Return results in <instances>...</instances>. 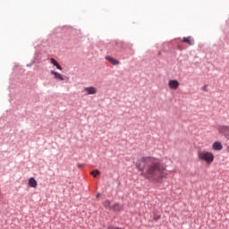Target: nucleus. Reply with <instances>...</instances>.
Returning <instances> with one entry per match:
<instances>
[{"label":"nucleus","instance_id":"nucleus-1","mask_svg":"<svg viewBox=\"0 0 229 229\" xmlns=\"http://www.w3.org/2000/svg\"><path fill=\"white\" fill-rule=\"evenodd\" d=\"M137 169L141 172L140 175L152 180L153 182H160L164 178L165 165L157 157H145L136 164Z\"/></svg>","mask_w":229,"mask_h":229},{"label":"nucleus","instance_id":"nucleus-2","mask_svg":"<svg viewBox=\"0 0 229 229\" xmlns=\"http://www.w3.org/2000/svg\"><path fill=\"white\" fill-rule=\"evenodd\" d=\"M198 158L200 162H206L208 165H210L212 162H214V153L207 151V150H199L198 151Z\"/></svg>","mask_w":229,"mask_h":229},{"label":"nucleus","instance_id":"nucleus-3","mask_svg":"<svg viewBox=\"0 0 229 229\" xmlns=\"http://www.w3.org/2000/svg\"><path fill=\"white\" fill-rule=\"evenodd\" d=\"M104 207L109 210H123V206H120L119 203L112 205L110 200L104 201Z\"/></svg>","mask_w":229,"mask_h":229},{"label":"nucleus","instance_id":"nucleus-4","mask_svg":"<svg viewBox=\"0 0 229 229\" xmlns=\"http://www.w3.org/2000/svg\"><path fill=\"white\" fill-rule=\"evenodd\" d=\"M217 130L220 135H223L226 140H229V125H220Z\"/></svg>","mask_w":229,"mask_h":229},{"label":"nucleus","instance_id":"nucleus-5","mask_svg":"<svg viewBox=\"0 0 229 229\" xmlns=\"http://www.w3.org/2000/svg\"><path fill=\"white\" fill-rule=\"evenodd\" d=\"M168 87L172 89V90H176V89L180 87V82H178L176 80H170L168 81Z\"/></svg>","mask_w":229,"mask_h":229},{"label":"nucleus","instance_id":"nucleus-6","mask_svg":"<svg viewBox=\"0 0 229 229\" xmlns=\"http://www.w3.org/2000/svg\"><path fill=\"white\" fill-rule=\"evenodd\" d=\"M212 148L214 151H221V149H223V144L220 141H215Z\"/></svg>","mask_w":229,"mask_h":229},{"label":"nucleus","instance_id":"nucleus-7","mask_svg":"<svg viewBox=\"0 0 229 229\" xmlns=\"http://www.w3.org/2000/svg\"><path fill=\"white\" fill-rule=\"evenodd\" d=\"M182 42L188 44V46H194V38L191 36L183 38Z\"/></svg>","mask_w":229,"mask_h":229},{"label":"nucleus","instance_id":"nucleus-8","mask_svg":"<svg viewBox=\"0 0 229 229\" xmlns=\"http://www.w3.org/2000/svg\"><path fill=\"white\" fill-rule=\"evenodd\" d=\"M51 74L54 75L55 80H59V81H64V76L58 72L52 71Z\"/></svg>","mask_w":229,"mask_h":229},{"label":"nucleus","instance_id":"nucleus-9","mask_svg":"<svg viewBox=\"0 0 229 229\" xmlns=\"http://www.w3.org/2000/svg\"><path fill=\"white\" fill-rule=\"evenodd\" d=\"M84 92H87L88 95L96 94L98 92V89H96V88L94 87H87L84 88Z\"/></svg>","mask_w":229,"mask_h":229},{"label":"nucleus","instance_id":"nucleus-10","mask_svg":"<svg viewBox=\"0 0 229 229\" xmlns=\"http://www.w3.org/2000/svg\"><path fill=\"white\" fill-rule=\"evenodd\" d=\"M37 180L34 177H30L29 179V186L32 187V189H37Z\"/></svg>","mask_w":229,"mask_h":229},{"label":"nucleus","instance_id":"nucleus-11","mask_svg":"<svg viewBox=\"0 0 229 229\" xmlns=\"http://www.w3.org/2000/svg\"><path fill=\"white\" fill-rule=\"evenodd\" d=\"M106 60H107V62H110L112 64V65H119L120 62L116 59H114V57L112 56H106Z\"/></svg>","mask_w":229,"mask_h":229},{"label":"nucleus","instance_id":"nucleus-12","mask_svg":"<svg viewBox=\"0 0 229 229\" xmlns=\"http://www.w3.org/2000/svg\"><path fill=\"white\" fill-rule=\"evenodd\" d=\"M50 62L53 65H55V67H56V69H58L59 71H62V66H60V64L56 60H55V58H51Z\"/></svg>","mask_w":229,"mask_h":229},{"label":"nucleus","instance_id":"nucleus-13","mask_svg":"<svg viewBox=\"0 0 229 229\" xmlns=\"http://www.w3.org/2000/svg\"><path fill=\"white\" fill-rule=\"evenodd\" d=\"M91 176H93L94 178H96V176H98V174H101V173L99 172V170H93L90 173Z\"/></svg>","mask_w":229,"mask_h":229},{"label":"nucleus","instance_id":"nucleus-14","mask_svg":"<svg viewBox=\"0 0 229 229\" xmlns=\"http://www.w3.org/2000/svg\"><path fill=\"white\" fill-rule=\"evenodd\" d=\"M77 167H79V169H81L82 167H85L84 164H77Z\"/></svg>","mask_w":229,"mask_h":229},{"label":"nucleus","instance_id":"nucleus-15","mask_svg":"<svg viewBox=\"0 0 229 229\" xmlns=\"http://www.w3.org/2000/svg\"><path fill=\"white\" fill-rule=\"evenodd\" d=\"M158 219H160V215H156L154 216V221H158Z\"/></svg>","mask_w":229,"mask_h":229},{"label":"nucleus","instance_id":"nucleus-16","mask_svg":"<svg viewBox=\"0 0 229 229\" xmlns=\"http://www.w3.org/2000/svg\"><path fill=\"white\" fill-rule=\"evenodd\" d=\"M99 196H100V194L98 193V194H97V198H99Z\"/></svg>","mask_w":229,"mask_h":229},{"label":"nucleus","instance_id":"nucleus-17","mask_svg":"<svg viewBox=\"0 0 229 229\" xmlns=\"http://www.w3.org/2000/svg\"><path fill=\"white\" fill-rule=\"evenodd\" d=\"M207 89V86H204V90Z\"/></svg>","mask_w":229,"mask_h":229}]
</instances>
